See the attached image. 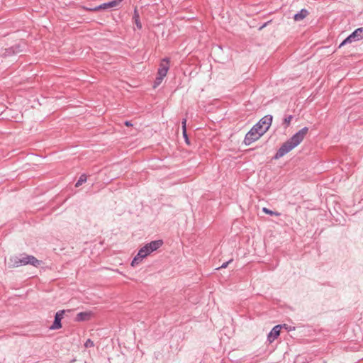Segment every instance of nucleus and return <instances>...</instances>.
<instances>
[{
    "label": "nucleus",
    "instance_id": "obj_1",
    "mask_svg": "<svg viewBox=\"0 0 363 363\" xmlns=\"http://www.w3.org/2000/svg\"><path fill=\"white\" fill-rule=\"evenodd\" d=\"M272 116H265L259 121L255 125L252 129L247 133L245 138V143L250 145L253 142L257 140L262 135H264L271 126Z\"/></svg>",
    "mask_w": 363,
    "mask_h": 363
},
{
    "label": "nucleus",
    "instance_id": "obj_2",
    "mask_svg": "<svg viewBox=\"0 0 363 363\" xmlns=\"http://www.w3.org/2000/svg\"><path fill=\"white\" fill-rule=\"evenodd\" d=\"M308 132V128L305 127L294 134L289 140L286 141L276 153L275 158L282 157L286 154L297 147L305 138Z\"/></svg>",
    "mask_w": 363,
    "mask_h": 363
},
{
    "label": "nucleus",
    "instance_id": "obj_3",
    "mask_svg": "<svg viewBox=\"0 0 363 363\" xmlns=\"http://www.w3.org/2000/svg\"><path fill=\"white\" fill-rule=\"evenodd\" d=\"M41 262L32 255H21L19 257L13 256L9 258L8 264L10 267H17L20 265L30 264L38 267Z\"/></svg>",
    "mask_w": 363,
    "mask_h": 363
},
{
    "label": "nucleus",
    "instance_id": "obj_4",
    "mask_svg": "<svg viewBox=\"0 0 363 363\" xmlns=\"http://www.w3.org/2000/svg\"><path fill=\"white\" fill-rule=\"evenodd\" d=\"M169 69V60L167 58L163 59L160 64V67L157 71V77H156L153 85L154 88H156L162 83L163 79L166 77Z\"/></svg>",
    "mask_w": 363,
    "mask_h": 363
},
{
    "label": "nucleus",
    "instance_id": "obj_5",
    "mask_svg": "<svg viewBox=\"0 0 363 363\" xmlns=\"http://www.w3.org/2000/svg\"><path fill=\"white\" fill-rule=\"evenodd\" d=\"M152 251H150V249L148 247L147 244L145 245L139 250L138 255L134 257L131 262V266L135 267L138 265L139 263L142 262L143 258L146 257Z\"/></svg>",
    "mask_w": 363,
    "mask_h": 363
},
{
    "label": "nucleus",
    "instance_id": "obj_6",
    "mask_svg": "<svg viewBox=\"0 0 363 363\" xmlns=\"http://www.w3.org/2000/svg\"><path fill=\"white\" fill-rule=\"evenodd\" d=\"M361 39H363V28L356 29L351 35L342 42L340 47H342L346 43H351L353 41L359 40Z\"/></svg>",
    "mask_w": 363,
    "mask_h": 363
},
{
    "label": "nucleus",
    "instance_id": "obj_7",
    "mask_svg": "<svg viewBox=\"0 0 363 363\" xmlns=\"http://www.w3.org/2000/svg\"><path fill=\"white\" fill-rule=\"evenodd\" d=\"M65 313V311L64 310L59 311L58 312H57L55 317L54 323L50 328L51 329L55 330L59 329L62 327L61 320L63 318Z\"/></svg>",
    "mask_w": 363,
    "mask_h": 363
},
{
    "label": "nucleus",
    "instance_id": "obj_8",
    "mask_svg": "<svg viewBox=\"0 0 363 363\" xmlns=\"http://www.w3.org/2000/svg\"><path fill=\"white\" fill-rule=\"evenodd\" d=\"M281 328L282 325H277L273 328L268 335V340L269 342H274L279 336Z\"/></svg>",
    "mask_w": 363,
    "mask_h": 363
},
{
    "label": "nucleus",
    "instance_id": "obj_9",
    "mask_svg": "<svg viewBox=\"0 0 363 363\" xmlns=\"http://www.w3.org/2000/svg\"><path fill=\"white\" fill-rule=\"evenodd\" d=\"M123 0H113L112 1H110L108 3H105V4H103L101 5H100L99 6L94 9H91L92 11H98V10H100V9H108V8H113V7H116L118 6L120 3Z\"/></svg>",
    "mask_w": 363,
    "mask_h": 363
},
{
    "label": "nucleus",
    "instance_id": "obj_10",
    "mask_svg": "<svg viewBox=\"0 0 363 363\" xmlns=\"http://www.w3.org/2000/svg\"><path fill=\"white\" fill-rule=\"evenodd\" d=\"M163 244L162 240H158L152 241L150 243L147 244L148 247L150 249V251L154 252L158 248H160Z\"/></svg>",
    "mask_w": 363,
    "mask_h": 363
},
{
    "label": "nucleus",
    "instance_id": "obj_11",
    "mask_svg": "<svg viewBox=\"0 0 363 363\" xmlns=\"http://www.w3.org/2000/svg\"><path fill=\"white\" fill-rule=\"evenodd\" d=\"M308 15V11L306 9H301L298 13H296L294 18L296 21H299L304 19Z\"/></svg>",
    "mask_w": 363,
    "mask_h": 363
},
{
    "label": "nucleus",
    "instance_id": "obj_12",
    "mask_svg": "<svg viewBox=\"0 0 363 363\" xmlns=\"http://www.w3.org/2000/svg\"><path fill=\"white\" fill-rule=\"evenodd\" d=\"M91 313L90 312H82L77 314V320H88L91 318Z\"/></svg>",
    "mask_w": 363,
    "mask_h": 363
},
{
    "label": "nucleus",
    "instance_id": "obj_13",
    "mask_svg": "<svg viewBox=\"0 0 363 363\" xmlns=\"http://www.w3.org/2000/svg\"><path fill=\"white\" fill-rule=\"evenodd\" d=\"M133 18L135 20V23L137 27L139 29H140L142 28V24H141L140 21L139 14L137 12L136 9L135 10V12H134V17H133Z\"/></svg>",
    "mask_w": 363,
    "mask_h": 363
},
{
    "label": "nucleus",
    "instance_id": "obj_14",
    "mask_svg": "<svg viewBox=\"0 0 363 363\" xmlns=\"http://www.w3.org/2000/svg\"><path fill=\"white\" fill-rule=\"evenodd\" d=\"M86 181V175H84V174L81 175V177H79V180H78V181H77V182L76 183L75 186H76V187H79V186H81L83 183H84Z\"/></svg>",
    "mask_w": 363,
    "mask_h": 363
},
{
    "label": "nucleus",
    "instance_id": "obj_15",
    "mask_svg": "<svg viewBox=\"0 0 363 363\" xmlns=\"http://www.w3.org/2000/svg\"><path fill=\"white\" fill-rule=\"evenodd\" d=\"M262 211L263 212H264L266 214H269V215H271V216H280V213H278V212H274L269 209H268L267 208H265L264 207L262 208Z\"/></svg>",
    "mask_w": 363,
    "mask_h": 363
},
{
    "label": "nucleus",
    "instance_id": "obj_16",
    "mask_svg": "<svg viewBox=\"0 0 363 363\" xmlns=\"http://www.w3.org/2000/svg\"><path fill=\"white\" fill-rule=\"evenodd\" d=\"M84 346L85 347L88 348V347H94V342L92 340H91L90 339H88L85 344H84Z\"/></svg>",
    "mask_w": 363,
    "mask_h": 363
},
{
    "label": "nucleus",
    "instance_id": "obj_17",
    "mask_svg": "<svg viewBox=\"0 0 363 363\" xmlns=\"http://www.w3.org/2000/svg\"><path fill=\"white\" fill-rule=\"evenodd\" d=\"M291 120H292V116H289L287 118H285L284 121L287 125H289V124H290Z\"/></svg>",
    "mask_w": 363,
    "mask_h": 363
},
{
    "label": "nucleus",
    "instance_id": "obj_18",
    "mask_svg": "<svg viewBox=\"0 0 363 363\" xmlns=\"http://www.w3.org/2000/svg\"><path fill=\"white\" fill-rule=\"evenodd\" d=\"M186 119H184L182 121V130H184V133H185V129H186Z\"/></svg>",
    "mask_w": 363,
    "mask_h": 363
},
{
    "label": "nucleus",
    "instance_id": "obj_19",
    "mask_svg": "<svg viewBox=\"0 0 363 363\" xmlns=\"http://www.w3.org/2000/svg\"><path fill=\"white\" fill-rule=\"evenodd\" d=\"M230 262H232V259H230V261H228V262H227L223 263V264L221 265L220 268H222V269H223V268H226V267H227V266L228 265V264H229ZM218 269H220V267H219Z\"/></svg>",
    "mask_w": 363,
    "mask_h": 363
},
{
    "label": "nucleus",
    "instance_id": "obj_20",
    "mask_svg": "<svg viewBox=\"0 0 363 363\" xmlns=\"http://www.w3.org/2000/svg\"><path fill=\"white\" fill-rule=\"evenodd\" d=\"M183 135L186 138V141L188 143V138H187V135H186V129H185V133L183 132Z\"/></svg>",
    "mask_w": 363,
    "mask_h": 363
},
{
    "label": "nucleus",
    "instance_id": "obj_21",
    "mask_svg": "<svg viewBox=\"0 0 363 363\" xmlns=\"http://www.w3.org/2000/svg\"><path fill=\"white\" fill-rule=\"evenodd\" d=\"M125 125L126 126H132L133 125L132 123L130 121H125Z\"/></svg>",
    "mask_w": 363,
    "mask_h": 363
},
{
    "label": "nucleus",
    "instance_id": "obj_22",
    "mask_svg": "<svg viewBox=\"0 0 363 363\" xmlns=\"http://www.w3.org/2000/svg\"><path fill=\"white\" fill-rule=\"evenodd\" d=\"M265 26H266V24H264V25L262 26V27H260V28H259V30H262V28H264Z\"/></svg>",
    "mask_w": 363,
    "mask_h": 363
},
{
    "label": "nucleus",
    "instance_id": "obj_23",
    "mask_svg": "<svg viewBox=\"0 0 363 363\" xmlns=\"http://www.w3.org/2000/svg\"><path fill=\"white\" fill-rule=\"evenodd\" d=\"M265 26H266V24H264V25L262 26V27H260V28H259V30H262V28H264Z\"/></svg>",
    "mask_w": 363,
    "mask_h": 363
},
{
    "label": "nucleus",
    "instance_id": "obj_24",
    "mask_svg": "<svg viewBox=\"0 0 363 363\" xmlns=\"http://www.w3.org/2000/svg\"><path fill=\"white\" fill-rule=\"evenodd\" d=\"M265 26H266V24H264V25L262 26V27H260V28H259V30H262V28H264Z\"/></svg>",
    "mask_w": 363,
    "mask_h": 363
},
{
    "label": "nucleus",
    "instance_id": "obj_25",
    "mask_svg": "<svg viewBox=\"0 0 363 363\" xmlns=\"http://www.w3.org/2000/svg\"><path fill=\"white\" fill-rule=\"evenodd\" d=\"M265 26H266V24H264V25L262 26V27H260V28H259V30H262V28H264Z\"/></svg>",
    "mask_w": 363,
    "mask_h": 363
},
{
    "label": "nucleus",
    "instance_id": "obj_26",
    "mask_svg": "<svg viewBox=\"0 0 363 363\" xmlns=\"http://www.w3.org/2000/svg\"><path fill=\"white\" fill-rule=\"evenodd\" d=\"M265 26H266V24H264V25L262 26V27H260V28H259V30H262V28H264Z\"/></svg>",
    "mask_w": 363,
    "mask_h": 363
}]
</instances>
